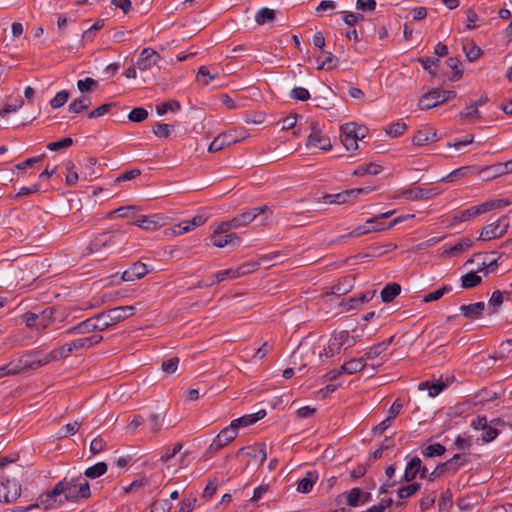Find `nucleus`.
Returning <instances> with one entry per match:
<instances>
[{
  "mask_svg": "<svg viewBox=\"0 0 512 512\" xmlns=\"http://www.w3.org/2000/svg\"><path fill=\"white\" fill-rule=\"evenodd\" d=\"M0 370L4 372L6 377L25 373L26 369L24 367L23 357L21 356L18 359L10 361L8 364L0 367Z\"/></svg>",
  "mask_w": 512,
  "mask_h": 512,
  "instance_id": "26",
  "label": "nucleus"
},
{
  "mask_svg": "<svg viewBox=\"0 0 512 512\" xmlns=\"http://www.w3.org/2000/svg\"><path fill=\"white\" fill-rule=\"evenodd\" d=\"M328 343L325 339L320 338L315 343H313L309 348H307L305 352V358L310 360L313 357L318 358L320 361L323 360V357H328Z\"/></svg>",
  "mask_w": 512,
  "mask_h": 512,
  "instance_id": "23",
  "label": "nucleus"
},
{
  "mask_svg": "<svg viewBox=\"0 0 512 512\" xmlns=\"http://www.w3.org/2000/svg\"><path fill=\"white\" fill-rule=\"evenodd\" d=\"M180 108H181V105L178 101H176V100L166 101V102H163L162 104L156 106V113L161 116V115L166 114L168 111H172V112L179 111Z\"/></svg>",
  "mask_w": 512,
  "mask_h": 512,
  "instance_id": "50",
  "label": "nucleus"
},
{
  "mask_svg": "<svg viewBox=\"0 0 512 512\" xmlns=\"http://www.w3.org/2000/svg\"><path fill=\"white\" fill-rule=\"evenodd\" d=\"M421 460L418 457H413L406 466L404 479L407 482L412 481L420 470Z\"/></svg>",
  "mask_w": 512,
  "mask_h": 512,
  "instance_id": "39",
  "label": "nucleus"
},
{
  "mask_svg": "<svg viewBox=\"0 0 512 512\" xmlns=\"http://www.w3.org/2000/svg\"><path fill=\"white\" fill-rule=\"evenodd\" d=\"M104 26V20H97L89 29L82 31L81 38L78 40L80 47H83L85 43L91 42L94 39L95 32L100 30Z\"/></svg>",
  "mask_w": 512,
  "mask_h": 512,
  "instance_id": "32",
  "label": "nucleus"
},
{
  "mask_svg": "<svg viewBox=\"0 0 512 512\" xmlns=\"http://www.w3.org/2000/svg\"><path fill=\"white\" fill-rule=\"evenodd\" d=\"M161 219L162 217L158 214H154L152 216H142L138 218L134 224L144 230H155L161 225Z\"/></svg>",
  "mask_w": 512,
  "mask_h": 512,
  "instance_id": "27",
  "label": "nucleus"
},
{
  "mask_svg": "<svg viewBox=\"0 0 512 512\" xmlns=\"http://www.w3.org/2000/svg\"><path fill=\"white\" fill-rule=\"evenodd\" d=\"M266 415L265 410H259L258 412L250 415H244L240 418L234 419L230 425L238 432L241 427H247L256 423L258 420L264 418Z\"/></svg>",
  "mask_w": 512,
  "mask_h": 512,
  "instance_id": "25",
  "label": "nucleus"
},
{
  "mask_svg": "<svg viewBox=\"0 0 512 512\" xmlns=\"http://www.w3.org/2000/svg\"><path fill=\"white\" fill-rule=\"evenodd\" d=\"M275 11L267 7L261 8L255 15V22L258 25H264L267 22L275 20Z\"/></svg>",
  "mask_w": 512,
  "mask_h": 512,
  "instance_id": "47",
  "label": "nucleus"
},
{
  "mask_svg": "<svg viewBox=\"0 0 512 512\" xmlns=\"http://www.w3.org/2000/svg\"><path fill=\"white\" fill-rule=\"evenodd\" d=\"M148 273L146 264L142 262H135L127 270L122 273V280L126 282H133L143 278Z\"/></svg>",
  "mask_w": 512,
  "mask_h": 512,
  "instance_id": "21",
  "label": "nucleus"
},
{
  "mask_svg": "<svg viewBox=\"0 0 512 512\" xmlns=\"http://www.w3.org/2000/svg\"><path fill=\"white\" fill-rule=\"evenodd\" d=\"M69 99V92L67 90H62L58 92L54 98L51 99L50 105L52 108L57 109L62 107Z\"/></svg>",
  "mask_w": 512,
  "mask_h": 512,
  "instance_id": "58",
  "label": "nucleus"
},
{
  "mask_svg": "<svg viewBox=\"0 0 512 512\" xmlns=\"http://www.w3.org/2000/svg\"><path fill=\"white\" fill-rule=\"evenodd\" d=\"M447 66L453 70V74L450 77L451 81H458L463 76V71L460 69L461 61L457 57H450L446 61Z\"/></svg>",
  "mask_w": 512,
  "mask_h": 512,
  "instance_id": "49",
  "label": "nucleus"
},
{
  "mask_svg": "<svg viewBox=\"0 0 512 512\" xmlns=\"http://www.w3.org/2000/svg\"><path fill=\"white\" fill-rule=\"evenodd\" d=\"M512 204V200L508 198L492 199L479 205L472 206L454 217V221L465 222L481 214L487 213L491 210L502 209Z\"/></svg>",
  "mask_w": 512,
  "mask_h": 512,
  "instance_id": "1",
  "label": "nucleus"
},
{
  "mask_svg": "<svg viewBox=\"0 0 512 512\" xmlns=\"http://www.w3.org/2000/svg\"><path fill=\"white\" fill-rule=\"evenodd\" d=\"M53 315V310L47 308L39 314L27 312L23 315V320L26 326L31 329L44 330L53 323Z\"/></svg>",
  "mask_w": 512,
  "mask_h": 512,
  "instance_id": "6",
  "label": "nucleus"
},
{
  "mask_svg": "<svg viewBox=\"0 0 512 512\" xmlns=\"http://www.w3.org/2000/svg\"><path fill=\"white\" fill-rule=\"evenodd\" d=\"M377 218H371L365 222V224L355 228L349 233L350 237H358L361 235L369 234L371 232H377L384 230V227H372V224L376 222Z\"/></svg>",
  "mask_w": 512,
  "mask_h": 512,
  "instance_id": "33",
  "label": "nucleus"
},
{
  "mask_svg": "<svg viewBox=\"0 0 512 512\" xmlns=\"http://www.w3.org/2000/svg\"><path fill=\"white\" fill-rule=\"evenodd\" d=\"M152 132L159 138H168L172 132V126L165 123L157 122L152 128Z\"/></svg>",
  "mask_w": 512,
  "mask_h": 512,
  "instance_id": "54",
  "label": "nucleus"
},
{
  "mask_svg": "<svg viewBox=\"0 0 512 512\" xmlns=\"http://www.w3.org/2000/svg\"><path fill=\"white\" fill-rule=\"evenodd\" d=\"M107 464L105 462H98L95 465L88 467L84 475L90 479H96L107 472Z\"/></svg>",
  "mask_w": 512,
  "mask_h": 512,
  "instance_id": "43",
  "label": "nucleus"
},
{
  "mask_svg": "<svg viewBox=\"0 0 512 512\" xmlns=\"http://www.w3.org/2000/svg\"><path fill=\"white\" fill-rule=\"evenodd\" d=\"M509 224H501V219L497 222L486 225L479 236V240L489 241L498 237L503 236L508 230Z\"/></svg>",
  "mask_w": 512,
  "mask_h": 512,
  "instance_id": "15",
  "label": "nucleus"
},
{
  "mask_svg": "<svg viewBox=\"0 0 512 512\" xmlns=\"http://www.w3.org/2000/svg\"><path fill=\"white\" fill-rule=\"evenodd\" d=\"M310 130H311V132H310V134L307 138V142H306L307 146L317 147L321 150L331 149L332 146H331L330 139L321 134V130H320L318 122H316V121L311 122Z\"/></svg>",
  "mask_w": 512,
  "mask_h": 512,
  "instance_id": "12",
  "label": "nucleus"
},
{
  "mask_svg": "<svg viewBox=\"0 0 512 512\" xmlns=\"http://www.w3.org/2000/svg\"><path fill=\"white\" fill-rule=\"evenodd\" d=\"M103 339L102 336L100 335H93V336H90V337H84V338H80V339H76L70 343H68L72 353L73 352H77V351H80V350H85V349H89L90 347L98 344L99 342H101Z\"/></svg>",
  "mask_w": 512,
  "mask_h": 512,
  "instance_id": "24",
  "label": "nucleus"
},
{
  "mask_svg": "<svg viewBox=\"0 0 512 512\" xmlns=\"http://www.w3.org/2000/svg\"><path fill=\"white\" fill-rule=\"evenodd\" d=\"M57 32L60 38L67 39L72 36L81 38V29L75 20L68 18L65 14H59L57 19Z\"/></svg>",
  "mask_w": 512,
  "mask_h": 512,
  "instance_id": "9",
  "label": "nucleus"
},
{
  "mask_svg": "<svg viewBox=\"0 0 512 512\" xmlns=\"http://www.w3.org/2000/svg\"><path fill=\"white\" fill-rule=\"evenodd\" d=\"M24 360V367L27 371L36 370L44 365L50 363L48 353L40 356L37 351H31L27 354L22 355Z\"/></svg>",
  "mask_w": 512,
  "mask_h": 512,
  "instance_id": "17",
  "label": "nucleus"
},
{
  "mask_svg": "<svg viewBox=\"0 0 512 512\" xmlns=\"http://www.w3.org/2000/svg\"><path fill=\"white\" fill-rule=\"evenodd\" d=\"M214 277H215V280L211 284L222 282L225 279L239 278V272L237 271V268H235V269L229 268V269L217 272L214 275Z\"/></svg>",
  "mask_w": 512,
  "mask_h": 512,
  "instance_id": "53",
  "label": "nucleus"
},
{
  "mask_svg": "<svg viewBox=\"0 0 512 512\" xmlns=\"http://www.w3.org/2000/svg\"><path fill=\"white\" fill-rule=\"evenodd\" d=\"M407 129L406 123L399 120L396 123L391 124L388 129H386V133L391 137H399L401 136Z\"/></svg>",
  "mask_w": 512,
  "mask_h": 512,
  "instance_id": "56",
  "label": "nucleus"
},
{
  "mask_svg": "<svg viewBox=\"0 0 512 512\" xmlns=\"http://www.w3.org/2000/svg\"><path fill=\"white\" fill-rule=\"evenodd\" d=\"M472 246V241L469 238H464L457 244L451 246L443 252V256H456L467 251Z\"/></svg>",
  "mask_w": 512,
  "mask_h": 512,
  "instance_id": "35",
  "label": "nucleus"
},
{
  "mask_svg": "<svg viewBox=\"0 0 512 512\" xmlns=\"http://www.w3.org/2000/svg\"><path fill=\"white\" fill-rule=\"evenodd\" d=\"M322 54L325 58L323 61H320L319 57L316 59L318 63L317 69L331 70L336 67L338 59L331 52L322 51Z\"/></svg>",
  "mask_w": 512,
  "mask_h": 512,
  "instance_id": "46",
  "label": "nucleus"
},
{
  "mask_svg": "<svg viewBox=\"0 0 512 512\" xmlns=\"http://www.w3.org/2000/svg\"><path fill=\"white\" fill-rule=\"evenodd\" d=\"M240 242V237L235 233L227 234L225 237H217L216 235L211 237L212 245L217 248H223L228 244H240Z\"/></svg>",
  "mask_w": 512,
  "mask_h": 512,
  "instance_id": "34",
  "label": "nucleus"
},
{
  "mask_svg": "<svg viewBox=\"0 0 512 512\" xmlns=\"http://www.w3.org/2000/svg\"><path fill=\"white\" fill-rule=\"evenodd\" d=\"M160 60V55L151 48H145L140 53L136 66L141 71L151 69Z\"/></svg>",
  "mask_w": 512,
  "mask_h": 512,
  "instance_id": "16",
  "label": "nucleus"
},
{
  "mask_svg": "<svg viewBox=\"0 0 512 512\" xmlns=\"http://www.w3.org/2000/svg\"><path fill=\"white\" fill-rule=\"evenodd\" d=\"M360 130L361 128L355 122L340 126V140L347 150L358 148V140L364 137V134H360Z\"/></svg>",
  "mask_w": 512,
  "mask_h": 512,
  "instance_id": "5",
  "label": "nucleus"
},
{
  "mask_svg": "<svg viewBox=\"0 0 512 512\" xmlns=\"http://www.w3.org/2000/svg\"><path fill=\"white\" fill-rule=\"evenodd\" d=\"M236 142H238V139L233 132L221 133L210 143L208 150L210 152H218Z\"/></svg>",
  "mask_w": 512,
  "mask_h": 512,
  "instance_id": "20",
  "label": "nucleus"
},
{
  "mask_svg": "<svg viewBox=\"0 0 512 512\" xmlns=\"http://www.w3.org/2000/svg\"><path fill=\"white\" fill-rule=\"evenodd\" d=\"M166 418V410L159 409L158 411L151 413L148 417V420L151 424V431L154 434L159 433L161 430Z\"/></svg>",
  "mask_w": 512,
  "mask_h": 512,
  "instance_id": "31",
  "label": "nucleus"
},
{
  "mask_svg": "<svg viewBox=\"0 0 512 512\" xmlns=\"http://www.w3.org/2000/svg\"><path fill=\"white\" fill-rule=\"evenodd\" d=\"M125 238V232L121 230H117L112 232L111 234L102 233L96 236L90 243L87 248V254H92L105 248L109 245L117 243L119 240Z\"/></svg>",
  "mask_w": 512,
  "mask_h": 512,
  "instance_id": "7",
  "label": "nucleus"
},
{
  "mask_svg": "<svg viewBox=\"0 0 512 512\" xmlns=\"http://www.w3.org/2000/svg\"><path fill=\"white\" fill-rule=\"evenodd\" d=\"M463 50L470 62L477 60L481 56V49L475 45H464Z\"/></svg>",
  "mask_w": 512,
  "mask_h": 512,
  "instance_id": "64",
  "label": "nucleus"
},
{
  "mask_svg": "<svg viewBox=\"0 0 512 512\" xmlns=\"http://www.w3.org/2000/svg\"><path fill=\"white\" fill-rule=\"evenodd\" d=\"M253 220H254L253 214L251 213L250 210H247V211L235 216L234 218H232L233 223H235L236 229L247 226Z\"/></svg>",
  "mask_w": 512,
  "mask_h": 512,
  "instance_id": "52",
  "label": "nucleus"
},
{
  "mask_svg": "<svg viewBox=\"0 0 512 512\" xmlns=\"http://www.w3.org/2000/svg\"><path fill=\"white\" fill-rule=\"evenodd\" d=\"M95 331H102L96 315L91 318H88V319L82 321L81 323H79L78 325L68 329L66 331V333L69 335L87 334V333H91V332H95Z\"/></svg>",
  "mask_w": 512,
  "mask_h": 512,
  "instance_id": "18",
  "label": "nucleus"
},
{
  "mask_svg": "<svg viewBox=\"0 0 512 512\" xmlns=\"http://www.w3.org/2000/svg\"><path fill=\"white\" fill-rule=\"evenodd\" d=\"M401 292V286L398 283L386 285L381 291V299L385 303L391 302Z\"/></svg>",
  "mask_w": 512,
  "mask_h": 512,
  "instance_id": "37",
  "label": "nucleus"
},
{
  "mask_svg": "<svg viewBox=\"0 0 512 512\" xmlns=\"http://www.w3.org/2000/svg\"><path fill=\"white\" fill-rule=\"evenodd\" d=\"M366 363L364 358H354L349 360L348 362L342 365V370L346 374H354L357 371L362 370L365 367Z\"/></svg>",
  "mask_w": 512,
  "mask_h": 512,
  "instance_id": "42",
  "label": "nucleus"
},
{
  "mask_svg": "<svg viewBox=\"0 0 512 512\" xmlns=\"http://www.w3.org/2000/svg\"><path fill=\"white\" fill-rule=\"evenodd\" d=\"M207 218L203 215H197L189 221H183L171 228L164 231L166 236H178L184 233H188L193 229L202 226L206 222Z\"/></svg>",
  "mask_w": 512,
  "mask_h": 512,
  "instance_id": "10",
  "label": "nucleus"
},
{
  "mask_svg": "<svg viewBox=\"0 0 512 512\" xmlns=\"http://www.w3.org/2000/svg\"><path fill=\"white\" fill-rule=\"evenodd\" d=\"M452 494L449 490L444 492L438 502L440 512H449L452 507Z\"/></svg>",
  "mask_w": 512,
  "mask_h": 512,
  "instance_id": "59",
  "label": "nucleus"
},
{
  "mask_svg": "<svg viewBox=\"0 0 512 512\" xmlns=\"http://www.w3.org/2000/svg\"><path fill=\"white\" fill-rule=\"evenodd\" d=\"M436 137V132L433 131L432 129L420 130L414 135L412 142L414 145L423 146L428 144L429 142L436 141Z\"/></svg>",
  "mask_w": 512,
  "mask_h": 512,
  "instance_id": "30",
  "label": "nucleus"
},
{
  "mask_svg": "<svg viewBox=\"0 0 512 512\" xmlns=\"http://www.w3.org/2000/svg\"><path fill=\"white\" fill-rule=\"evenodd\" d=\"M237 435L238 432L231 425L223 428L213 439L208 450L212 453L218 452L230 442H232L237 437Z\"/></svg>",
  "mask_w": 512,
  "mask_h": 512,
  "instance_id": "13",
  "label": "nucleus"
},
{
  "mask_svg": "<svg viewBox=\"0 0 512 512\" xmlns=\"http://www.w3.org/2000/svg\"><path fill=\"white\" fill-rule=\"evenodd\" d=\"M61 495H63V487L62 484L57 483L52 490L40 495L34 505H37V508L42 507L46 511L58 509L66 501L61 498Z\"/></svg>",
  "mask_w": 512,
  "mask_h": 512,
  "instance_id": "4",
  "label": "nucleus"
},
{
  "mask_svg": "<svg viewBox=\"0 0 512 512\" xmlns=\"http://www.w3.org/2000/svg\"><path fill=\"white\" fill-rule=\"evenodd\" d=\"M445 103V98H441L438 89H433L424 94L418 102V106L421 110H429Z\"/></svg>",
  "mask_w": 512,
  "mask_h": 512,
  "instance_id": "19",
  "label": "nucleus"
},
{
  "mask_svg": "<svg viewBox=\"0 0 512 512\" xmlns=\"http://www.w3.org/2000/svg\"><path fill=\"white\" fill-rule=\"evenodd\" d=\"M354 339L350 337L348 331H339L333 333L328 343V357L339 354L342 349H347L354 344Z\"/></svg>",
  "mask_w": 512,
  "mask_h": 512,
  "instance_id": "8",
  "label": "nucleus"
},
{
  "mask_svg": "<svg viewBox=\"0 0 512 512\" xmlns=\"http://www.w3.org/2000/svg\"><path fill=\"white\" fill-rule=\"evenodd\" d=\"M72 353L68 343L62 345L59 348L53 349L48 353V358L50 362L52 361H60L62 359H66Z\"/></svg>",
  "mask_w": 512,
  "mask_h": 512,
  "instance_id": "44",
  "label": "nucleus"
},
{
  "mask_svg": "<svg viewBox=\"0 0 512 512\" xmlns=\"http://www.w3.org/2000/svg\"><path fill=\"white\" fill-rule=\"evenodd\" d=\"M0 502L10 503L16 501L21 495V485L15 481L4 479L0 476Z\"/></svg>",
  "mask_w": 512,
  "mask_h": 512,
  "instance_id": "11",
  "label": "nucleus"
},
{
  "mask_svg": "<svg viewBox=\"0 0 512 512\" xmlns=\"http://www.w3.org/2000/svg\"><path fill=\"white\" fill-rule=\"evenodd\" d=\"M135 310V307L132 305L119 306L98 313L96 316L98 318L101 330L104 331L110 326H113L132 316L135 313Z\"/></svg>",
  "mask_w": 512,
  "mask_h": 512,
  "instance_id": "3",
  "label": "nucleus"
},
{
  "mask_svg": "<svg viewBox=\"0 0 512 512\" xmlns=\"http://www.w3.org/2000/svg\"><path fill=\"white\" fill-rule=\"evenodd\" d=\"M241 454H245L249 456L252 460L257 462L259 465H262L267 458V450L265 443H257L255 445L246 446L240 448L236 452V456Z\"/></svg>",
  "mask_w": 512,
  "mask_h": 512,
  "instance_id": "14",
  "label": "nucleus"
},
{
  "mask_svg": "<svg viewBox=\"0 0 512 512\" xmlns=\"http://www.w3.org/2000/svg\"><path fill=\"white\" fill-rule=\"evenodd\" d=\"M62 484L64 500L74 501L80 498H88L91 495L90 486L82 477L72 478L58 482Z\"/></svg>",
  "mask_w": 512,
  "mask_h": 512,
  "instance_id": "2",
  "label": "nucleus"
},
{
  "mask_svg": "<svg viewBox=\"0 0 512 512\" xmlns=\"http://www.w3.org/2000/svg\"><path fill=\"white\" fill-rule=\"evenodd\" d=\"M452 288L450 286H443L442 288L426 294L423 297V302L428 303L439 300L444 294L450 292Z\"/></svg>",
  "mask_w": 512,
  "mask_h": 512,
  "instance_id": "57",
  "label": "nucleus"
},
{
  "mask_svg": "<svg viewBox=\"0 0 512 512\" xmlns=\"http://www.w3.org/2000/svg\"><path fill=\"white\" fill-rule=\"evenodd\" d=\"M217 77L218 73H211L206 66H201L198 69L196 80L199 84L206 86Z\"/></svg>",
  "mask_w": 512,
  "mask_h": 512,
  "instance_id": "45",
  "label": "nucleus"
},
{
  "mask_svg": "<svg viewBox=\"0 0 512 512\" xmlns=\"http://www.w3.org/2000/svg\"><path fill=\"white\" fill-rule=\"evenodd\" d=\"M393 341V337H390L389 339L378 343L377 345H374L373 347L369 348V350L362 356L364 358V361L374 359L378 357L381 353H383L387 347L391 344Z\"/></svg>",
  "mask_w": 512,
  "mask_h": 512,
  "instance_id": "36",
  "label": "nucleus"
},
{
  "mask_svg": "<svg viewBox=\"0 0 512 512\" xmlns=\"http://www.w3.org/2000/svg\"><path fill=\"white\" fill-rule=\"evenodd\" d=\"M316 478L314 473L308 472L304 478L299 480L297 491L304 494L309 493L313 489Z\"/></svg>",
  "mask_w": 512,
  "mask_h": 512,
  "instance_id": "41",
  "label": "nucleus"
},
{
  "mask_svg": "<svg viewBox=\"0 0 512 512\" xmlns=\"http://www.w3.org/2000/svg\"><path fill=\"white\" fill-rule=\"evenodd\" d=\"M485 309L484 302H477L469 305H462L460 311L466 318H479Z\"/></svg>",
  "mask_w": 512,
  "mask_h": 512,
  "instance_id": "29",
  "label": "nucleus"
},
{
  "mask_svg": "<svg viewBox=\"0 0 512 512\" xmlns=\"http://www.w3.org/2000/svg\"><path fill=\"white\" fill-rule=\"evenodd\" d=\"M148 117V111L145 108L137 107L130 111L128 119L132 122L140 123L146 120Z\"/></svg>",
  "mask_w": 512,
  "mask_h": 512,
  "instance_id": "55",
  "label": "nucleus"
},
{
  "mask_svg": "<svg viewBox=\"0 0 512 512\" xmlns=\"http://www.w3.org/2000/svg\"><path fill=\"white\" fill-rule=\"evenodd\" d=\"M466 458L464 455L455 454L449 461L443 463L436 467V469L431 473L430 480L434 477H438L443 471H456L464 462Z\"/></svg>",
  "mask_w": 512,
  "mask_h": 512,
  "instance_id": "22",
  "label": "nucleus"
},
{
  "mask_svg": "<svg viewBox=\"0 0 512 512\" xmlns=\"http://www.w3.org/2000/svg\"><path fill=\"white\" fill-rule=\"evenodd\" d=\"M365 494L359 488H353L347 495V504L351 507H356L360 503V498Z\"/></svg>",
  "mask_w": 512,
  "mask_h": 512,
  "instance_id": "62",
  "label": "nucleus"
},
{
  "mask_svg": "<svg viewBox=\"0 0 512 512\" xmlns=\"http://www.w3.org/2000/svg\"><path fill=\"white\" fill-rule=\"evenodd\" d=\"M347 194H323L317 201L319 206L346 203Z\"/></svg>",
  "mask_w": 512,
  "mask_h": 512,
  "instance_id": "38",
  "label": "nucleus"
},
{
  "mask_svg": "<svg viewBox=\"0 0 512 512\" xmlns=\"http://www.w3.org/2000/svg\"><path fill=\"white\" fill-rule=\"evenodd\" d=\"M418 62L421 63L424 70L428 71L430 74L435 75L436 72L433 70L434 67H436L440 61L437 58L433 57H423L419 58Z\"/></svg>",
  "mask_w": 512,
  "mask_h": 512,
  "instance_id": "61",
  "label": "nucleus"
},
{
  "mask_svg": "<svg viewBox=\"0 0 512 512\" xmlns=\"http://www.w3.org/2000/svg\"><path fill=\"white\" fill-rule=\"evenodd\" d=\"M445 387L443 383L430 384L428 381L419 384V390H428L430 397H436Z\"/></svg>",
  "mask_w": 512,
  "mask_h": 512,
  "instance_id": "51",
  "label": "nucleus"
},
{
  "mask_svg": "<svg viewBox=\"0 0 512 512\" xmlns=\"http://www.w3.org/2000/svg\"><path fill=\"white\" fill-rule=\"evenodd\" d=\"M445 447L439 443H435L426 447L422 454L425 457L441 456L445 452Z\"/></svg>",
  "mask_w": 512,
  "mask_h": 512,
  "instance_id": "60",
  "label": "nucleus"
},
{
  "mask_svg": "<svg viewBox=\"0 0 512 512\" xmlns=\"http://www.w3.org/2000/svg\"><path fill=\"white\" fill-rule=\"evenodd\" d=\"M91 105V100L85 95H81L69 104L68 110L71 113H81Z\"/></svg>",
  "mask_w": 512,
  "mask_h": 512,
  "instance_id": "40",
  "label": "nucleus"
},
{
  "mask_svg": "<svg viewBox=\"0 0 512 512\" xmlns=\"http://www.w3.org/2000/svg\"><path fill=\"white\" fill-rule=\"evenodd\" d=\"M481 281V276L475 272H469L461 277V287L463 289H470L479 285Z\"/></svg>",
  "mask_w": 512,
  "mask_h": 512,
  "instance_id": "48",
  "label": "nucleus"
},
{
  "mask_svg": "<svg viewBox=\"0 0 512 512\" xmlns=\"http://www.w3.org/2000/svg\"><path fill=\"white\" fill-rule=\"evenodd\" d=\"M290 97L294 100L307 101L310 98V93L304 87H295L291 90Z\"/></svg>",
  "mask_w": 512,
  "mask_h": 512,
  "instance_id": "63",
  "label": "nucleus"
},
{
  "mask_svg": "<svg viewBox=\"0 0 512 512\" xmlns=\"http://www.w3.org/2000/svg\"><path fill=\"white\" fill-rule=\"evenodd\" d=\"M275 257H277L276 254H269V255L263 256L260 259V261H251V262H247V263H244V264L240 265L237 268V271L239 272V277L247 275V274H250V273L256 271L258 269V267H259L261 262H267L269 260H272Z\"/></svg>",
  "mask_w": 512,
  "mask_h": 512,
  "instance_id": "28",
  "label": "nucleus"
}]
</instances>
